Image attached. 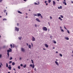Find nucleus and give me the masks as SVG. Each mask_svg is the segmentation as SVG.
<instances>
[{
	"mask_svg": "<svg viewBox=\"0 0 73 73\" xmlns=\"http://www.w3.org/2000/svg\"><path fill=\"white\" fill-rule=\"evenodd\" d=\"M12 52V49H11V48H9V50H7V55L8 58L9 57V52Z\"/></svg>",
	"mask_w": 73,
	"mask_h": 73,
	"instance_id": "obj_1",
	"label": "nucleus"
},
{
	"mask_svg": "<svg viewBox=\"0 0 73 73\" xmlns=\"http://www.w3.org/2000/svg\"><path fill=\"white\" fill-rule=\"evenodd\" d=\"M31 61H32V63H33V65L32 64H31L30 65V66H31V67H32L33 69H34V68H35V65L34 64V63H33V60H31Z\"/></svg>",
	"mask_w": 73,
	"mask_h": 73,
	"instance_id": "obj_2",
	"label": "nucleus"
},
{
	"mask_svg": "<svg viewBox=\"0 0 73 73\" xmlns=\"http://www.w3.org/2000/svg\"><path fill=\"white\" fill-rule=\"evenodd\" d=\"M42 29L43 31H47L48 29H47V28L46 27H43Z\"/></svg>",
	"mask_w": 73,
	"mask_h": 73,
	"instance_id": "obj_3",
	"label": "nucleus"
},
{
	"mask_svg": "<svg viewBox=\"0 0 73 73\" xmlns=\"http://www.w3.org/2000/svg\"><path fill=\"white\" fill-rule=\"evenodd\" d=\"M15 31H17V32H18L19 31V29L18 28H17V27H15Z\"/></svg>",
	"mask_w": 73,
	"mask_h": 73,
	"instance_id": "obj_4",
	"label": "nucleus"
},
{
	"mask_svg": "<svg viewBox=\"0 0 73 73\" xmlns=\"http://www.w3.org/2000/svg\"><path fill=\"white\" fill-rule=\"evenodd\" d=\"M34 4L35 5H39L40 4V2L38 1V3L35 2L34 3Z\"/></svg>",
	"mask_w": 73,
	"mask_h": 73,
	"instance_id": "obj_5",
	"label": "nucleus"
},
{
	"mask_svg": "<svg viewBox=\"0 0 73 73\" xmlns=\"http://www.w3.org/2000/svg\"><path fill=\"white\" fill-rule=\"evenodd\" d=\"M32 41H35V38L34 37H33L32 38Z\"/></svg>",
	"mask_w": 73,
	"mask_h": 73,
	"instance_id": "obj_6",
	"label": "nucleus"
},
{
	"mask_svg": "<svg viewBox=\"0 0 73 73\" xmlns=\"http://www.w3.org/2000/svg\"><path fill=\"white\" fill-rule=\"evenodd\" d=\"M64 1L63 2V4H64L65 5H66V1L64 0Z\"/></svg>",
	"mask_w": 73,
	"mask_h": 73,
	"instance_id": "obj_7",
	"label": "nucleus"
},
{
	"mask_svg": "<svg viewBox=\"0 0 73 73\" xmlns=\"http://www.w3.org/2000/svg\"><path fill=\"white\" fill-rule=\"evenodd\" d=\"M21 50L23 52H25V49H24V48H21Z\"/></svg>",
	"mask_w": 73,
	"mask_h": 73,
	"instance_id": "obj_8",
	"label": "nucleus"
},
{
	"mask_svg": "<svg viewBox=\"0 0 73 73\" xmlns=\"http://www.w3.org/2000/svg\"><path fill=\"white\" fill-rule=\"evenodd\" d=\"M55 64H57V66H59V64H58V62L56 61H55Z\"/></svg>",
	"mask_w": 73,
	"mask_h": 73,
	"instance_id": "obj_9",
	"label": "nucleus"
},
{
	"mask_svg": "<svg viewBox=\"0 0 73 73\" xmlns=\"http://www.w3.org/2000/svg\"><path fill=\"white\" fill-rule=\"evenodd\" d=\"M64 39H65L66 40H69V38L66 37H64Z\"/></svg>",
	"mask_w": 73,
	"mask_h": 73,
	"instance_id": "obj_10",
	"label": "nucleus"
},
{
	"mask_svg": "<svg viewBox=\"0 0 73 73\" xmlns=\"http://www.w3.org/2000/svg\"><path fill=\"white\" fill-rule=\"evenodd\" d=\"M41 15V14L40 13H37V16L38 17H39V16H40Z\"/></svg>",
	"mask_w": 73,
	"mask_h": 73,
	"instance_id": "obj_11",
	"label": "nucleus"
},
{
	"mask_svg": "<svg viewBox=\"0 0 73 73\" xmlns=\"http://www.w3.org/2000/svg\"><path fill=\"white\" fill-rule=\"evenodd\" d=\"M36 20L37 21H38V22H40V20L38 18L36 19Z\"/></svg>",
	"mask_w": 73,
	"mask_h": 73,
	"instance_id": "obj_12",
	"label": "nucleus"
},
{
	"mask_svg": "<svg viewBox=\"0 0 73 73\" xmlns=\"http://www.w3.org/2000/svg\"><path fill=\"white\" fill-rule=\"evenodd\" d=\"M28 47H29V48H30V49H31V45L29 44L28 45Z\"/></svg>",
	"mask_w": 73,
	"mask_h": 73,
	"instance_id": "obj_13",
	"label": "nucleus"
},
{
	"mask_svg": "<svg viewBox=\"0 0 73 73\" xmlns=\"http://www.w3.org/2000/svg\"><path fill=\"white\" fill-rule=\"evenodd\" d=\"M44 46H45V47L46 48H48V45H47L46 44H45Z\"/></svg>",
	"mask_w": 73,
	"mask_h": 73,
	"instance_id": "obj_14",
	"label": "nucleus"
},
{
	"mask_svg": "<svg viewBox=\"0 0 73 73\" xmlns=\"http://www.w3.org/2000/svg\"><path fill=\"white\" fill-rule=\"evenodd\" d=\"M47 2H48V1H44V3L46 4V5H48V3H46Z\"/></svg>",
	"mask_w": 73,
	"mask_h": 73,
	"instance_id": "obj_15",
	"label": "nucleus"
},
{
	"mask_svg": "<svg viewBox=\"0 0 73 73\" xmlns=\"http://www.w3.org/2000/svg\"><path fill=\"white\" fill-rule=\"evenodd\" d=\"M8 68L10 70H11V69L12 68V67H11V66H9L8 67Z\"/></svg>",
	"mask_w": 73,
	"mask_h": 73,
	"instance_id": "obj_16",
	"label": "nucleus"
},
{
	"mask_svg": "<svg viewBox=\"0 0 73 73\" xmlns=\"http://www.w3.org/2000/svg\"><path fill=\"white\" fill-rule=\"evenodd\" d=\"M58 19H59V20H60L61 21H62V19H61V17H59L58 18Z\"/></svg>",
	"mask_w": 73,
	"mask_h": 73,
	"instance_id": "obj_17",
	"label": "nucleus"
},
{
	"mask_svg": "<svg viewBox=\"0 0 73 73\" xmlns=\"http://www.w3.org/2000/svg\"><path fill=\"white\" fill-rule=\"evenodd\" d=\"M53 5H55V4H56V2H55L54 1H53Z\"/></svg>",
	"mask_w": 73,
	"mask_h": 73,
	"instance_id": "obj_18",
	"label": "nucleus"
},
{
	"mask_svg": "<svg viewBox=\"0 0 73 73\" xmlns=\"http://www.w3.org/2000/svg\"><path fill=\"white\" fill-rule=\"evenodd\" d=\"M12 65H15V62H13L12 63Z\"/></svg>",
	"mask_w": 73,
	"mask_h": 73,
	"instance_id": "obj_19",
	"label": "nucleus"
},
{
	"mask_svg": "<svg viewBox=\"0 0 73 73\" xmlns=\"http://www.w3.org/2000/svg\"><path fill=\"white\" fill-rule=\"evenodd\" d=\"M18 12L19 13H20L21 14V13H22L19 11H18Z\"/></svg>",
	"mask_w": 73,
	"mask_h": 73,
	"instance_id": "obj_20",
	"label": "nucleus"
},
{
	"mask_svg": "<svg viewBox=\"0 0 73 73\" xmlns=\"http://www.w3.org/2000/svg\"><path fill=\"white\" fill-rule=\"evenodd\" d=\"M67 32L68 33V34H70V32H69V31L68 30H67Z\"/></svg>",
	"mask_w": 73,
	"mask_h": 73,
	"instance_id": "obj_21",
	"label": "nucleus"
},
{
	"mask_svg": "<svg viewBox=\"0 0 73 73\" xmlns=\"http://www.w3.org/2000/svg\"><path fill=\"white\" fill-rule=\"evenodd\" d=\"M59 56H60V57H62V55L61 54H59Z\"/></svg>",
	"mask_w": 73,
	"mask_h": 73,
	"instance_id": "obj_22",
	"label": "nucleus"
},
{
	"mask_svg": "<svg viewBox=\"0 0 73 73\" xmlns=\"http://www.w3.org/2000/svg\"><path fill=\"white\" fill-rule=\"evenodd\" d=\"M6 67L7 68H8V63H6Z\"/></svg>",
	"mask_w": 73,
	"mask_h": 73,
	"instance_id": "obj_23",
	"label": "nucleus"
},
{
	"mask_svg": "<svg viewBox=\"0 0 73 73\" xmlns=\"http://www.w3.org/2000/svg\"><path fill=\"white\" fill-rule=\"evenodd\" d=\"M10 46L11 47V48H13V46H12V44H11Z\"/></svg>",
	"mask_w": 73,
	"mask_h": 73,
	"instance_id": "obj_24",
	"label": "nucleus"
},
{
	"mask_svg": "<svg viewBox=\"0 0 73 73\" xmlns=\"http://www.w3.org/2000/svg\"><path fill=\"white\" fill-rule=\"evenodd\" d=\"M25 67H26V64H25L23 66V68H25Z\"/></svg>",
	"mask_w": 73,
	"mask_h": 73,
	"instance_id": "obj_25",
	"label": "nucleus"
},
{
	"mask_svg": "<svg viewBox=\"0 0 73 73\" xmlns=\"http://www.w3.org/2000/svg\"><path fill=\"white\" fill-rule=\"evenodd\" d=\"M21 37H19V40H21Z\"/></svg>",
	"mask_w": 73,
	"mask_h": 73,
	"instance_id": "obj_26",
	"label": "nucleus"
},
{
	"mask_svg": "<svg viewBox=\"0 0 73 73\" xmlns=\"http://www.w3.org/2000/svg\"><path fill=\"white\" fill-rule=\"evenodd\" d=\"M34 15L35 16H37V14H34Z\"/></svg>",
	"mask_w": 73,
	"mask_h": 73,
	"instance_id": "obj_27",
	"label": "nucleus"
},
{
	"mask_svg": "<svg viewBox=\"0 0 73 73\" xmlns=\"http://www.w3.org/2000/svg\"><path fill=\"white\" fill-rule=\"evenodd\" d=\"M60 31H61V32H64V31L62 29H60Z\"/></svg>",
	"mask_w": 73,
	"mask_h": 73,
	"instance_id": "obj_28",
	"label": "nucleus"
},
{
	"mask_svg": "<svg viewBox=\"0 0 73 73\" xmlns=\"http://www.w3.org/2000/svg\"><path fill=\"white\" fill-rule=\"evenodd\" d=\"M12 61H10L9 62V64H11V63H12Z\"/></svg>",
	"mask_w": 73,
	"mask_h": 73,
	"instance_id": "obj_29",
	"label": "nucleus"
},
{
	"mask_svg": "<svg viewBox=\"0 0 73 73\" xmlns=\"http://www.w3.org/2000/svg\"><path fill=\"white\" fill-rule=\"evenodd\" d=\"M49 3H50V2H51V0H48Z\"/></svg>",
	"mask_w": 73,
	"mask_h": 73,
	"instance_id": "obj_30",
	"label": "nucleus"
},
{
	"mask_svg": "<svg viewBox=\"0 0 73 73\" xmlns=\"http://www.w3.org/2000/svg\"><path fill=\"white\" fill-rule=\"evenodd\" d=\"M60 16L61 17V18H63V17H63V16L62 15H60Z\"/></svg>",
	"mask_w": 73,
	"mask_h": 73,
	"instance_id": "obj_31",
	"label": "nucleus"
},
{
	"mask_svg": "<svg viewBox=\"0 0 73 73\" xmlns=\"http://www.w3.org/2000/svg\"><path fill=\"white\" fill-rule=\"evenodd\" d=\"M3 21H6L7 20V19H3Z\"/></svg>",
	"mask_w": 73,
	"mask_h": 73,
	"instance_id": "obj_32",
	"label": "nucleus"
},
{
	"mask_svg": "<svg viewBox=\"0 0 73 73\" xmlns=\"http://www.w3.org/2000/svg\"><path fill=\"white\" fill-rule=\"evenodd\" d=\"M10 60H12V57H11L10 58Z\"/></svg>",
	"mask_w": 73,
	"mask_h": 73,
	"instance_id": "obj_33",
	"label": "nucleus"
},
{
	"mask_svg": "<svg viewBox=\"0 0 73 73\" xmlns=\"http://www.w3.org/2000/svg\"><path fill=\"white\" fill-rule=\"evenodd\" d=\"M4 13H5V12H6V11H7V10H4Z\"/></svg>",
	"mask_w": 73,
	"mask_h": 73,
	"instance_id": "obj_34",
	"label": "nucleus"
},
{
	"mask_svg": "<svg viewBox=\"0 0 73 73\" xmlns=\"http://www.w3.org/2000/svg\"><path fill=\"white\" fill-rule=\"evenodd\" d=\"M18 69H20V66H19L18 67Z\"/></svg>",
	"mask_w": 73,
	"mask_h": 73,
	"instance_id": "obj_35",
	"label": "nucleus"
},
{
	"mask_svg": "<svg viewBox=\"0 0 73 73\" xmlns=\"http://www.w3.org/2000/svg\"><path fill=\"white\" fill-rule=\"evenodd\" d=\"M62 6H60V9H62Z\"/></svg>",
	"mask_w": 73,
	"mask_h": 73,
	"instance_id": "obj_36",
	"label": "nucleus"
},
{
	"mask_svg": "<svg viewBox=\"0 0 73 73\" xmlns=\"http://www.w3.org/2000/svg\"><path fill=\"white\" fill-rule=\"evenodd\" d=\"M31 46H32V47H33V43H31Z\"/></svg>",
	"mask_w": 73,
	"mask_h": 73,
	"instance_id": "obj_37",
	"label": "nucleus"
},
{
	"mask_svg": "<svg viewBox=\"0 0 73 73\" xmlns=\"http://www.w3.org/2000/svg\"><path fill=\"white\" fill-rule=\"evenodd\" d=\"M35 27H37V25L36 24H35Z\"/></svg>",
	"mask_w": 73,
	"mask_h": 73,
	"instance_id": "obj_38",
	"label": "nucleus"
},
{
	"mask_svg": "<svg viewBox=\"0 0 73 73\" xmlns=\"http://www.w3.org/2000/svg\"><path fill=\"white\" fill-rule=\"evenodd\" d=\"M17 26H18V27H19V24L17 23Z\"/></svg>",
	"mask_w": 73,
	"mask_h": 73,
	"instance_id": "obj_39",
	"label": "nucleus"
},
{
	"mask_svg": "<svg viewBox=\"0 0 73 73\" xmlns=\"http://www.w3.org/2000/svg\"><path fill=\"white\" fill-rule=\"evenodd\" d=\"M34 70H35V71H36V68H35L34 69Z\"/></svg>",
	"mask_w": 73,
	"mask_h": 73,
	"instance_id": "obj_40",
	"label": "nucleus"
},
{
	"mask_svg": "<svg viewBox=\"0 0 73 73\" xmlns=\"http://www.w3.org/2000/svg\"><path fill=\"white\" fill-rule=\"evenodd\" d=\"M40 17H41V18H42V19L43 17H42V15H41L40 16Z\"/></svg>",
	"mask_w": 73,
	"mask_h": 73,
	"instance_id": "obj_41",
	"label": "nucleus"
},
{
	"mask_svg": "<svg viewBox=\"0 0 73 73\" xmlns=\"http://www.w3.org/2000/svg\"><path fill=\"white\" fill-rule=\"evenodd\" d=\"M3 0H0V2H1H1L3 1Z\"/></svg>",
	"mask_w": 73,
	"mask_h": 73,
	"instance_id": "obj_42",
	"label": "nucleus"
},
{
	"mask_svg": "<svg viewBox=\"0 0 73 73\" xmlns=\"http://www.w3.org/2000/svg\"><path fill=\"white\" fill-rule=\"evenodd\" d=\"M64 29H66V30H67V29L66 28V27H65V26L64 27Z\"/></svg>",
	"mask_w": 73,
	"mask_h": 73,
	"instance_id": "obj_43",
	"label": "nucleus"
},
{
	"mask_svg": "<svg viewBox=\"0 0 73 73\" xmlns=\"http://www.w3.org/2000/svg\"><path fill=\"white\" fill-rule=\"evenodd\" d=\"M54 44H56V42L54 41Z\"/></svg>",
	"mask_w": 73,
	"mask_h": 73,
	"instance_id": "obj_44",
	"label": "nucleus"
},
{
	"mask_svg": "<svg viewBox=\"0 0 73 73\" xmlns=\"http://www.w3.org/2000/svg\"><path fill=\"white\" fill-rule=\"evenodd\" d=\"M50 18L51 19V20L52 19V17H50Z\"/></svg>",
	"mask_w": 73,
	"mask_h": 73,
	"instance_id": "obj_45",
	"label": "nucleus"
},
{
	"mask_svg": "<svg viewBox=\"0 0 73 73\" xmlns=\"http://www.w3.org/2000/svg\"><path fill=\"white\" fill-rule=\"evenodd\" d=\"M25 18L26 19L28 18V16H26Z\"/></svg>",
	"mask_w": 73,
	"mask_h": 73,
	"instance_id": "obj_46",
	"label": "nucleus"
},
{
	"mask_svg": "<svg viewBox=\"0 0 73 73\" xmlns=\"http://www.w3.org/2000/svg\"><path fill=\"white\" fill-rule=\"evenodd\" d=\"M20 66H23V64H21Z\"/></svg>",
	"mask_w": 73,
	"mask_h": 73,
	"instance_id": "obj_47",
	"label": "nucleus"
},
{
	"mask_svg": "<svg viewBox=\"0 0 73 73\" xmlns=\"http://www.w3.org/2000/svg\"><path fill=\"white\" fill-rule=\"evenodd\" d=\"M26 45H27V46H28V43H26Z\"/></svg>",
	"mask_w": 73,
	"mask_h": 73,
	"instance_id": "obj_48",
	"label": "nucleus"
},
{
	"mask_svg": "<svg viewBox=\"0 0 73 73\" xmlns=\"http://www.w3.org/2000/svg\"><path fill=\"white\" fill-rule=\"evenodd\" d=\"M1 54H0V58H1Z\"/></svg>",
	"mask_w": 73,
	"mask_h": 73,
	"instance_id": "obj_49",
	"label": "nucleus"
},
{
	"mask_svg": "<svg viewBox=\"0 0 73 73\" xmlns=\"http://www.w3.org/2000/svg\"><path fill=\"white\" fill-rule=\"evenodd\" d=\"M58 9H60V7H58Z\"/></svg>",
	"mask_w": 73,
	"mask_h": 73,
	"instance_id": "obj_50",
	"label": "nucleus"
},
{
	"mask_svg": "<svg viewBox=\"0 0 73 73\" xmlns=\"http://www.w3.org/2000/svg\"><path fill=\"white\" fill-rule=\"evenodd\" d=\"M60 29H62V27H61V26H60Z\"/></svg>",
	"mask_w": 73,
	"mask_h": 73,
	"instance_id": "obj_51",
	"label": "nucleus"
},
{
	"mask_svg": "<svg viewBox=\"0 0 73 73\" xmlns=\"http://www.w3.org/2000/svg\"><path fill=\"white\" fill-rule=\"evenodd\" d=\"M1 68V66L0 64V68Z\"/></svg>",
	"mask_w": 73,
	"mask_h": 73,
	"instance_id": "obj_52",
	"label": "nucleus"
},
{
	"mask_svg": "<svg viewBox=\"0 0 73 73\" xmlns=\"http://www.w3.org/2000/svg\"><path fill=\"white\" fill-rule=\"evenodd\" d=\"M13 48H14L15 47V46H14V44H13Z\"/></svg>",
	"mask_w": 73,
	"mask_h": 73,
	"instance_id": "obj_53",
	"label": "nucleus"
},
{
	"mask_svg": "<svg viewBox=\"0 0 73 73\" xmlns=\"http://www.w3.org/2000/svg\"><path fill=\"white\" fill-rule=\"evenodd\" d=\"M19 59H20V60H21V58H20Z\"/></svg>",
	"mask_w": 73,
	"mask_h": 73,
	"instance_id": "obj_54",
	"label": "nucleus"
},
{
	"mask_svg": "<svg viewBox=\"0 0 73 73\" xmlns=\"http://www.w3.org/2000/svg\"><path fill=\"white\" fill-rule=\"evenodd\" d=\"M27 0H23L24 1H26Z\"/></svg>",
	"mask_w": 73,
	"mask_h": 73,
	"instance_id": "obj_55",
	"label": "nucleus"
},
{
	"mask_svg": "<svg viewBox=\"0 0 73 73\" xmlns=\"http://www.w3.org/2000/svg\"><path fill=\"white\" fill-rule=\"evenodd\" d=\"M48 24H49V25L50 26V24H49V22L48 23Z\"/></svg>",
	"mask_w": 73,
	"mask_h": 73,
	"instance_id": "obj_56",
	"label": "nucleus"
},
{
	"mask_svg": "<svg viewBox=\"0 0 73 73\" xmlns=\"http://www.w3.org/2000/svg\"><path fill=\"white\" fill-rule=\"evenodd\" d=\"M50 37L51 38H52V36H50Z\"/></svg>",
	"mask_w": 73,
	"mask_h": 73,
	"instance_id": "obj_57",
	"label": "nucleus"
},
{
	"mask_svg": "<svg viewBox=\"0 0 73 73\" xmlns=\"http://www.w3.org/2000/svg\"><path fill=\"white\" fill-rule=\"evenodd\" d=\"M56 53H58V52L56 51Z\"/></svg>",
	"mask_w": 73,
	"mask_h": 73,
	"instance_id": "obj_58",
	"label": "nucleus"
},
{
	"mask_svg": "<svg viewBox=\"0 0 73 73\" xmlns=\"http://www.w3.org/2000/svg\"><path fill=\"white\" fill-rule=\"evenodd\" d=\"M6 15L7 16V12H6Z\"/></svg>",
	"mask_w": 73,
	"mask_h": 73,
	"instance_id": "obj_59",
	"label": "nucleus"
},
{
	"mask_svg": "<svg viewBox=\"0 0 73 73\" xmlns=\"http://www.w3.org/2000/svg\"><path fill=\"white\" fill-rule=\"evenodd\" d=\"M1 17H2L0 15V18H1Z\"/></svg>",
	"mask_w": 73,
	"mask_h": 73,
	"instance_id": "obj_60",
	"label": "nucleus"
},
{
	"mask_svg": "<svg viewBox=\"0 0 73 73\" xmlns=\"http://www.w3.org/2000/svg\"><path fill=\"white\" fill-rule=\"evenodd\" d=\"M53 49H55V48L53 47Z\"/></svg>",
	"mask_w": 73,
	"mask_h": 73,
	"instance_id": "obj_61",
	"label": "nucleus"
},
{
	"mask_svg": "<svg viewBox=\"0 0 73 73\" xmlns=\"http://www.w3.org/2000/svg\"><path fill=\"white\" fill-rule=\"evenodd\" d=\"M13 70H16V69H13Z\"/></svg>",
	"mask_w": 73,
	"mask_h": 73,
	"instance_id": "obj_62",
	"label": "nucleus"
},
{
	"mask_svg": "<svg viewBox=\"0 0 73 73\" xmlns=\"http://www.w3.org/2000/svg\"><path fill=\"white\" fill-rule=\"evenodd\" d=\"M56 61H58V59H56Z\"/></svg>",
	"mask_w": 73,
	"mask_h": 73,
	"instance_id": "obj_63",
	"label": "nucleus"
},
{
	"mask_svg": "<svg viewBox=\"0 0 73 73\" xmlns=\"http://www.w3.org/2000/svg\"><path fill=\"white\" fill-rule=\"evenodd\" d=\"M26 15H28V13H26Z\"/></svg>",
	"mask_w": 73,
	"mask_h": 73,
	"instance_id": "obj_64",
	"label": "nucleus"
}]
</instances>
